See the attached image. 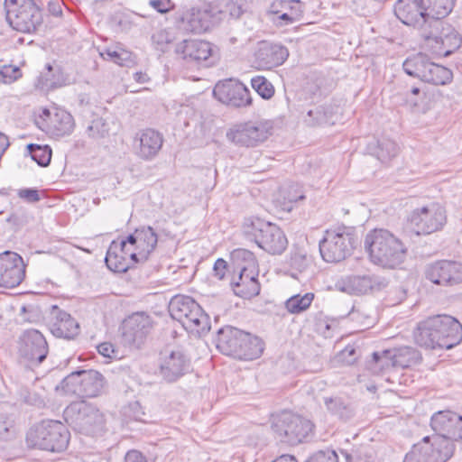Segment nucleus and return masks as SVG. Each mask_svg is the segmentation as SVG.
<instances>
[{
	"mask_svg": "<svg viewBox=\"0 0 462 462\" xmlns=\"http://www.w3.org/2000/svg\"><path fill=\"white\" fill-rule=\"evenodd\" d=\"M413 337L421 347L448 350L462 341V325L452 316L436 315L419 322Z\"/></svg>",
	"mask_w": 462,
	"mask_h": 462,
	"instance_id": "nucleus-1",
	"label": "nucleus"
},
{
	"mask_svg": "<svg viewBox=\"0 0 462 462\" xmlns=\"http://www.w3.org/2000/svg\"><path fill=\"white\" fill-rule=\"evenodd\" d=\"M365 248L374 264L386 269L401 265L408 252L402 239L386 228L370 230L365 238Z\"/></svg>",
	"mask_w": 462,
	"mask_h": 462,
	"instance_id": "nucleus-2",
	"label": "nucleus"
},
{
	"mask_svg": "<svg viewBox=\"0 0 462 462\" xmlns=\"http://www.w3.org/2000/svg\"><path fill=\"white\" fill-rule=\"evenodd\" d=\"M216 346L222 354L240 360L256 359L264 348L260 337L231 326L218 329Z\"/></svg>",
	"mask_w": 462,
	"mask_h": 462,
	"instance_id": "nucleus-3",
	"label": "nucleus"
},
{
	"mask_svg": "<svg viewBox=\"0 0 462 462\" xmlns=\"http://www.w3.org/2000/svg\"><path fill=\"white\" fill-rule=\"evenodd\" d=\"M242 233L247 240L254 242L270 254H282L288 245L285 234L277 225L259 217L245 218Z\"/></svg>",
	"mask_w": 462,
	"mask_h": 462,
	"instance_id": "nucleus-4",
	"label": "nucleus"
},
{
	"mask_svg": "<svg viewBox=\"0 0 462 462\" xmlns=\"http://www.w3.org/2000/svg\"><path fill=\"white\" fill-rule=\"evenodd\" d=\"M68 428L59 420H42L32 425L26 433L28 448L49 452L64 451L69 442Z\"/></svg>",
	"mask_w": 462,
	"mask_h": 462,
	"instance_id": "nucleus-5",
	"label": "nucleus"
},
{
	"mask_svg": "<svg viewBox=\"0 0 462 462\" xmlns=\"http://www.w3.org/2000/svg\"><path fill=\"white\" fill-rule=\"evenodd\" d=\"M357 244V236L351 227L328 229L319 241L320 255L328 263H339L352 254Z\"/></svg>",
	"mask_w": 462,
	"mask_h": 462,
	"instance_id": "nucleus-6",
	"label": "nucleus"
},
{
	"mask_svg": "<svg viewBox=\"0 0 462 462\" xmlns=\"http://www.w3.org/2000/svg\"><path fill=\"white\" fill-rule=\"evenodd\" d=\"M421 38L432 52L439 57H448L462 43L461 35L443 20H430L421 27Z\"/></svg>",
	"mask_w": 462,
	"mask_h": 462,
	"instance_id": "nucleus-7",
	"label": "nucleus"
},
{
	"mask_svg": "<svg viewBox=\"0 0 462 462\" xmlns=\"http://www.w3.org/2000/svg\"><path fill=\"white\" fill-rule=\"evenodd\" d=\"M6 21L15 31L32 33L43 22L42 10L35 0H5Z\"/></svg>",
	"mask_w": 462,
	"mask_h": 462,
	"instance_id": "nucleus-8",
	"label": "nucleus"
},
{
	"mask_svg": "<svg viewBox=\"0 0 462 462\" xmlns=\"http://www.w3.org/2000/svg\"><path fill=\"white\" fill-rule=\"evenodd\" d=\"M105 378L96 370H79L66 376L56 386L66 395H76L79 398H94L98 396L104 389Z\"/></svg>",
	"mask_w": 462,
	"mask_h": 462,
	"instance_id": "nucleus-9",
	"label": "nucleus"
},
{
	"mask_svg": "<svg viewBox=\"0 0 462 462\" xmlns=\"http://www.w3.org/2000/svg\"><path fill=\"white\" fill-rule=\"evenodd\" d=\"M313 428L310 420L289 411L274 416L272 420V429L280 440L293 446L304 441Z\"/></svg>",
	"mask_w": 462,
	"mask_h": 462,
	"instance_id": "nucleus-10",
	"label": "nucleus"
},
{
	"mask_svg": "<svg viewBox=\"0 0 462 462\" xmlns=\"http://www.w3.org/2000/svg\"><path fill=\"white\" fill-rule=\"evenodd\" d=\"M65 414L71 419L75 428L85 435L97 436L104 431V415L91 403L73 402L65 410Z\"/></svg>",
	"mask_w": 462,
	"mask_h": 462,
	"instance_id": "nucleus-11",
	"label": "nucleus"
},
{
	"mask_svg": "<svg viewBox=\"0 0 462 462\" xmlns=\"http://www.w3.org/2000/svg\"><path fill=\"white\" fill-rule=\"evenodd\" d=\"M452 455L453 448L447 440L427 436L421 442L413 445L403 462H446Z\"/></svg>",
	"mask_w": 462,
	"mask_h": 462,
	"instance_id": "nucleus-12",
	"label": "nucleus"
},
{
	"mask_svg": "<svg viewBox=\"0 0 462 462\" xmlns=\"http://www.w3.org/2000/svg\"><path fill=\"white\" fill-rule=\"evenodd\" d=\"M431 429L436 436L447 440L455 450L454 441L462 440V416L451 411L435 412L430 420Z\"/></svg>",
	"mask_w": 462,
	"mask_h": 462,
	"instance_id": "nucleus-13",
	"label": "nucleus"
},
{
	"mask_svg": "<svg viewBox=\"0 0 462 462\" xmlns=\"http://www.w3.org/2000/svg\"><path fill=\"white\" fill-rule=\"evenodd\" d=\"M417 235H429L439 231L446 223L444 209L436 204L415 209L410 217Z\"/></svg>",
	"mask_w": 462,
	"mask_h": 462,
	"instance_id": "nucleus-14",
	"label": "nucleus"
},
{
	"mask_svg": "<svg viewBox=\"0 0 462 462\" xmlns=\"http://www.w3.org/2000/svg\"><path fill=\"white\" fill-rule=\"evenodd\" d=\"M26 265L20 254L13 251L0 254V287L14 288L25 278Z\"/></svg>",
	"mask_w": 462,
	"mask_h": 462,
	"instance_id": "nucleus-15",
	"label": "nucleus"
},
{
	"mask_svg": "<svg viewBox=\"0 0 462 462\" xmlns=\"http://www.w3.org/2000/svg\"><path fill=\"white\" fill-rule=\"evenodd\" d=\"M152 328V318L144 312H135L124 320L123 340L129 346L139 348Z\"/></svg>",
	"mask_w": 462,
	"mask_h": 462,
	"instance_id": "nucleus-16",
	"label": "nucleus"
},
{
	"mask_svg": "<svg viewBox=\"0 0 462 462\" xmlns=\"http://www.w3.org/2000/svg\"><path fill=\"white\" fill-rule=\"evenodd\" d=\"M190 362L181 350H164L160 354V374L167 383H174L186 374Z\"/></svg>",
	"mask_w": 462,
	"mask_h": 462,
	"instance_id": "nucleus-17",
	"label": "nucleus"
},
{
	"mask_svg": "<svg viewBox=\"0 0 462 462\" xmlns=\"http://www.w3.org/2000/svg\"><path fill=\"white\" fill-rule=\"evenodd\" d=\"M48 344L43 335L36 329L23 332L19 342V355L32 365H40L48 355Z\"/></svg>",
	"mask_w": 462,
	"mask_h": 462,
	"instance_id": "nucleus-18",
	"label": "nucleus"
},
{
	"mask_svg": "<svg viewBox=\"0 0 462 462\" xmlns=\"http://www.w3.org/2000/svg\"><path fill=\"white\" fill-rule=\"evenodd\" d=\"M213 95L220 102L235 107L245 106L252 102L248 88L244 84L233 79L217 83L213 89Z\"/></svg>",
	"mask_w": 462,
	"mask_h": 462,
	"instance_id": "nucleus-19",
	"label": "nucleus"
},
{
	"mask_svg": "<svg viewBox=\"0 0 462 462\" xmlns=\"http://www.w3.org/2000/svg\"><path fill=\"white\" fill-rule=\"evenodd\" d=\"M426 278L439 285L453 286L462 282V263L441 260L427 266Z\"/></svg>",
	"mask_w": 462,
	"mask_h": 462,
	"instance_id": "nucleus-20",
	"label": "nucleus"
},
{
	"mask_svg": "<svg viewBox=\"0 0 462 462\" xmlns=\"http://www.w3.org/2000/svg\"><path fill=\"white\" fill-rule=\"evenodd\" d=\"M175 52L183 60L197 63L204 62L207 67L215 63L217 56L212 44L200 40H183L176 45Z\"/></svg>",
	"mask_w": 462,
	"mask_h": 462,
	"instance_id": "nucleus-21",
	"label": "nucleus"
},
{
	"mask_svg": "<svg viewBox=\"0 0 462 462\" xmlns=\"http://www.w3.org/2000/svg\"><path fill=\"white\" fill-rule=\"evenodd\" d=\"M213 15L207 9L192 7L178 14L175 24L178 30L184 32L202 33L212 25Z\"/></svg>",
	"mask_w": 462,
	"mask_h": 462,
	"instance_id": "nucleus-22",
	"label": "nucleus"
},
{
	"mask_svg": "<svg viewBox=\"0 0 462 462\" xmlns=\"http://www.w3.org/2000/svg\"><path fill=\"white\" fill-rule=\"evenodd\" d=\"M137 254L141 262H145L155 250L158 243V235L150 226H141L123 239Z\"/></svg>",
	"mask_w": 462,
	"mask_h": 462,
	"instance_id": "nucleus-23",
	"label": "nucleus"
},
{
	"mask_svg": "<svg viewBox=\"0 0 462 462\" xmlns=\"http://www.w3.org/2000/svg\"><path fill=\"white\" fill-rule=\"evenodd\" d=\"M130 261L141 263L137 254L123 239L112 241L105 257L106 266L115 273H125L130 268Z\"/></svg>",
	"mask_w": 462,
	"mask_h": 462,
	"instance_id": "nucleus-24",
	"label": "nucleus"
},
{
	"mask_svg": "<svg viewBox=\"0 0 462 462\" xmlns=\"http://www.w3.org/2000/svg\"><path fill=\"white\" fill-rule=\"evenodd\" d=\"M394 14L402 23L418 26L420 36L421 27L428 25L430 21L427 18L420 0H398L394 5Z\"/></svg>",
	"mask_w": 462,
	"mask_h": 462,
	"instance_id": "nucleus-25",
	"label": "nucleus"
},
{
	"mask_svg": "<svg viewBox=\"0 0 462 462\" xmlns=\"http://www.w3.org/2000/svg\"><path fill=\"white\" fill-rule=\"evenodd\" d=\"M226 137L236 144L250 147L266 140L268 132L263 126L249 122L230 129Z\"/></svg>",
	"mask_w": 462,
	"mask_h": 462,
	"instance_id": "nucleus-26",
	"label": "nucleus"
},
{
	"mask_svg": "<svg viewBox=\"0 0 462 462\" xmlns=\"http://www.w3.org/2000/svg\"><path fill=\"white\" fill-rule=\"evenodd\" d=\"M387 285L388 281L378 275H353L343 282L341 290L348 293L362 295L381 291Z\"/></svg>",
	"mask_w": 462,
	"mask_h": 462,
	"instance_id": "nucleus-27",
	"label": "nucleus"
},
{
	"mask_svg": "<svg viewBox=\"0 0 462 462\" xmlns=\"http://www.w3.org/2000/svg\"><path fill=\"white\" fill-rule=\"evenodd\" d=\"M237 274L233 276L231 286L236 295L250 299L259 294L261 286L258 282V268L236 270Z\"/></svg>",
	"mask_w": 462,
	"mask_h": 462,
	"instance_id": "nucleus-28",
	"label": "nucleus"
},
{
	"mask_svg": "<svg viewBox=\"0 0 462 462\" xmlns=\"http://www.w3.org/2000/svg\"><path fill=\"white\" fill-rule=\"evenodd\" d=\"M286 47L270 42H263L256 53L255 61L261 69H272L282 65L288 58Z\"/></svg>",
	"mask_w": 462,
	"mask_h": 462,
	"instance_id": "nucleus-29",
	"label": "nucleus"
},
{
	"mask_svg": "<svg viewBox=\"0 0 462 462\" xmlns=\"http://www.w3.org/2000/svg\"><path fill=\"white\" fill-rule=\"evenodd\" d=\"M269 13L277 15L280 25L291 24L302 17L303 4L300 0H274Z\"/></svg>",
	"mask_w": 462,
	"mask_h": 462,
	"instance_id": "nucleus-30",
	"label": "nucleus"
},
{
	"mask_svg": "<svg viewBox=\"0 0 462 462\" xmlns=\"http://www.w3.org/2000/svg\"><path fill=\"white\" fill-rule=\"evenodd\" d=\"M52 314L54 318L50 324V329L53 336L71 339L79 335V325L69 313L54 306Z\"/></svg>",
	"mask_w": 462,
	"mask_h": 462,
	"instance_id": "nucleus-31",
	"label": "nucleus"
},
{
	"mask_svg": "<svg viewBox=\"0 0 462 462\" xmlns=\"http://www.w3.org/2000/svg\"><path fill=\"white\" fill-rule=\"evenodd\" d=\"M137 141L136 154L143 160L150 161L162 149L163 137L159 132L147 128L138 134Z\"/></svg>",
	"mask_w": 462,
	"mask_h": 462,
	"instance_id": "nucleus-32",
	"label": "nucleus"
},
{
	"mask_svg": "<svg viewBox=\"0 0 462 462\" xmlns=\"http://www.w3.org/2000/svg\"><path fill=\"white\" fill-rule=\"evenodd\" d=\"M334 107L330 104L311 106L303 116L305 124L317 126L334 124Z\"/></svg>",
	"mask_w": 462,
	"mask_h": 462,
	"instance_id": "nucleus-33",
	"label": "nucleus"
},
{
	"mask_svg": "<svg viewBox=\"0 0 462 462\" xmlns=\"http://www.w3.org/2000/svg\"><path fill=\"white\" fill-rule=\"evenodd\" d=\"M73 116L65 110H57L48 122V130L56 136L70 134L74 129Z\"/></svg>",
	"mask_w": 462,
	"mask_h": 462,
	"instance_id": "nucleus-34",
	"label": "nucleus"
},
{
	"mask_svg": "<svg viewBox=\"0 0 462 462\" xmlns=\"http://www.w3.org/2000/svg\"><path fill=\"white\" fill-rule=\"evenodd\" d=\"M193 310L183 321L182 326L190 332L206 333L210 329L209 317L204 312L199 303L192 304Z\"/></svg>",
	"mask_w": 462,
	"mask_h": 462,
	"instance_id": "nucleus-35",
	"label": "nucleus"
},
{
	"mask_svg": "<svg viewBox=\"0 0 462 462\" xmlns=\"http://www.w3.org/2000/svg\"><path fill=\"white\" fill-rule=\"evenodd\" d=\"M429 20H442L454 7V0H420Z\"/></svg>",
	"mask_w": 462,
	"mask_h": 462,
	"instance_id": "nucleus-36",
	"label": "nucleus"
},
{
	"mask_svg": "<svg viewBox=\"0 0 462 462\" xmlns=\"http://www.w3.org/2000/svg\"><path fill=\"white\" fill-rule=\"evenodd\" d=\"M192 304H197V302L191 297L176 295L170 301V314L172 319L182 324L193 310Z\"/></svg>",
	"mask_w": 462,
	"mask_h": 462,
	"instance_id": "nucleus-37",
	"label": "nucleus"
},
{
	"mask_svg": "<svg viewBox=\"0 0 462 462\" xmlns=\"http://www.w3.org/2000/svg\"><path fill=\"white\" fill-rule=\"evenodd\" d=\"M430 63L431 61L429 57L420 52L407 58L402 64V68L405 73L409 76L419 78L420 80H423V75H426Z\"/></svg>",
	"mask_w": 462,
	"mask_h": 462,
	"instance_id": "nucleus-38",
	"label": "nucleus"
},
{
	"mask_svg": "<svg viewBox=\"0 0 462 462\" xmlns=\"http://www.w3.org/2000/svg\"><path fill=\"white\" fill-rule=\"evenodd\" d=\"M324 404L327 411L339 420H347L354 415V410L351 405L342 397L330 396L324 397Z\"/></svg>",
	"mask_w": 462,
	"mask_h": 462,
	"instance_id": "nucleus-39",
	"label": "nucleus"
},
{
	"mask_svg": "<svg viewBox=\"0 0 462 462\" xmlns=\"http://www.w3.org/2000/svg\"><path fill=\"white\" fill-rule=\"evenodd\" d=\"M393 367L407 368L417 365L421 360L418 350L411 346H402L393 350Z\"/></svg>",
	"mask_w": 462,
	"mask_h": 462,
	"instance_id": "nucleus-40",
	"label": "nucleus"
},
{
	"mask_svg": "<svg viewBox=\"0 0 462 462\" xmlns=\"http://www.w3.org/2000/svg\"><path fill=\"white\" fill-rule=\"evenodd\" d=\"M452 71L444 67L438 65L431 61L430 66L428 68L426 75H423L424 82L433 85H446L452 80Z\"/></svg>",
	"mask_w": 462,
	"mask_h": 462,
	"instance_id": "nucleus-41",
	"label": "nucleus"
},
{
	"mask_svg": "<svg viewBox=\"0 0 462 462\" xmlns=\"http://www.w3.org/2000/svg\"><path fill=\"white\" fill-rule=\"evenodd\" d=\"M391 366L393 367V354L390 349L374 352L372 359L367 362V368L374 374L381 373Z\"/></svg>",
	"mask_w": 462,
	"mask_h": 462,
	"instance_id": "nucleus-42",
	"label": "nucleus"
},
{
	"mask_svg": "<svg viewBox=\"0 0 462 462\" xmlns=\"http://www.w3.org/2000/svg\"><path fill=\"white\" fill-rule=\"evenodd\" d=\"M399 150L400 148L394 141L383 138L377 142L374 154L383 163H387L398 154Z\"/></svg>",
	"mask_w": 462,
	"mask_h": 462,
	"instance_id": "nucleus-43",
	"label": "nucleus"
},
{
	"mask_svg": "<svg viewBox=\"0 0 462 462\" xmlns=\"http://www.w3.org/2000/svg\"><path fill=\"white\" fill-rule=\"evenodd\" d=\"M314 297L315 295L312 292H307L304 295H293L285 301V308L291 314L302 313L310 307Z\"/></svg>",
	"mask_w": 462,
	"mask_h": 462,
	"instance_id": "nucleus-44",
	"label": "nucleus"
},
{
	"mask_svg": "<svg viewBox=\"0 0 462 462\" xmlns=\"http://www.w3.org/2000/svg\"><path fill=\"white\" fill-rule=\"evenodd\" d=\"M231 257L236 264V270H240V268H258L254 254L249 250L242 248L236 249L232 253Z\"/></svg>",
	"mask_w": 462,
	"mask_h": 462,
	"instance_id": "nucleus-45",
	"label": "nucleus"
},
{
	"mask_svg": "<svg viewBox=\"0 0 462 462\" xmlns=\"http://www.w3.org/2000/svg\"><path fill=\"white\" fill-rule=\"evenodd\" d=\"M27 151L38 165L46 167L50 164L51 159V149L50 146L30 143L27 145Z\"/></svg>",
	"mask_w": 462,
	"mask_h": 462,
	"instance_id": "nucleus-46",
	"label": "nucleus"
},
{
	"mask_svg": "<svg viewBox=\"0 0 462 462\" xmlns=\"http://www.w3.org/2000/svg\"><path fill=\"white\" fill-rule=\"evenodd\" d=\"M252 88L264 99L274 95V88L264 77L256 76L251 79Z\"/></svg>",
	"mask_w": 462,
	"mask_h": 462,
	"instance_id": "nucleus-47",
	"label": "nucleus"
},
{
	"mask_svg": "<svg viewBox=\"0 0 462 462\" xmlns=\"http://www.w3.org/2000/svg\"><path fill=\"white\" fill-rule=\"evenodd\" d=\"M316 330L324 337H332L334 331L338 328V320L335 318L325 317L317 320Z\"/></svg>",
	"mask_w": 462,
	"mask_h": 462,
	"instance_id": "nucleus-48",
	"label": "nucleus"
},
{
	"mask_svg": "<svg viewBox=\"0 0 462 462\" xmlns=\"http://www.w3.org/2000/svg\"><path fill=\"white\" fill-rule=\"evenodd\" d=\"M101 56L105 60H111L120 66H124L130 60L131 53L125 50L117 51L106 49L105 51L101 52Z\"/></svg>",
	"mask_w": 462,
	"mask_h": 462,
	"instance_id": "nucleus-49",
	"label": "nucleus"
},
{
	"mask_svg": "<svg viewBox=\"0 0 462 462\" xmlns=\"http://www.w3.org/2000/svg\"><path fill=\"white\" fill-rule=\"evenodd\" d=\"M346 462H374L371 450L367 447H360L352 450V453H344Z\"/></svg>",
	"mask_w": 462,
	"mask_h": 462,
	"instance_id": "nucleus-50",
	"label": "nucleus"
},
{
	"mask_svg": "<svg viewBox=\"0 0 462 462\" xmlns=\"http://www.w3.org/2000/svg\"><path fill=\"white\" fill-rule=\"evenodd\" d=\"M310 264V260L306 254L300 251L291 253L290 257V266L299 272H303Z\"/></svg>",
	"mask_w": 462,
	"mask_h": 462,
	"instance_id": "nucleus-51",
	"label": "nucleus"
},
{
	"mask_svg": "<svg viewBox=\"0 0 462 462\" xmlns=\"http://www.w3.org/2000/svg\"><path fill=\"white\" fill-rule=\"evenodd\" d=\"M305 462H338L337 454L332 449L319 450Z\"/></svg>",
	"mask_w": 462,
	"mask_h": 462,
	"instance_id": "nucleus-52",
	"label": "nucleus"
},
{
	"mask_svg": "<svg viewBox=\"0 0 462 462\" xmlns=\"http://www.w3.org/2000/svg\"><path fill=\"white\" fill-rule=\"evenodd\" d=\"M107 131L106 124L101 118L93 120L87 129L88 135L92 138L103 137Z\"/></svg>",
	"mask_w": 462,
	"mask_h": 462,
	"instance_id": "nucleus-53",
	"label": "nucleus"
},
{
	"mask_svg": "<svg viewBox=\"0 0 462 462\" xmlns=\"http://www.w3.org/2000/svg\"><path fill=\"white\" fill-rule=\"evenodd\" d=\"M125 414L134 420L145 421V412L143 411V409L139 402H130L126 409Z\"/></svg>",
	"mask_w": 462,
	"mask_h": 462,
	"instance_id": "nucleus-54",
	"label": "nucleus"
},
{
	"mask_svg": "<svg viewBox=\"0 0 462 462\" xmlns=\"http://www.w3.org/2000/svg\"><path fill=\"white\" fill-rule=\"evenodd\" d=\"M20 69L17 67L4 66L0 69V80L4 83H11L18 79Z\"/></svg>",
	"mask_w": 462,
	"mask_h": 462,
	"instance_id": "nucleus-55",
	"label": "nucleus"
},
{
	"mask_svg": "<svg viewBox=\"0 0 462 462\" xmlns=\"http://www.w3.org/2000/svg\"><path fill=\"white\" fill-rule=\"evenodd\" d=\"M18 197L28 203H35L41 199L39 190L32 188L20 189Z\"/></svg>",
	"mask_w": 462,
	"mask_h": 462,
	"instance_id": "nucleus-56",
	"label": "nucleus"
},
{
	"mask_svg": "<svg viewBox=\"0 0 462 462\" xmlns=\"http://www.w3.org/2000/svg\"><path fill=\"white\" fill-rule=\"evenodd\" d=\"M348 315L353 321L360 324L361 329L369 328L372 323L371 318L368 315L361 314L358 310L353 309Z\"/></svg>",
	"mask_w": 462,
	"mask_h": 462,
	"instance_id": "nucleus-57",
	"label": "nucleus"
},
{
	"mask_svg": "<svg viewBox=\"0 0 462 462\" xmlns=\"http://www.w3.org/2000/svg\"><path fill=\"white\" fill-rule=\"evenodd\" d=\"M150 5L160 14H166L174 7L171 0H150Z\"/></svg>",
	"mask_w": 462,
	"mask_h": 462,
	"instance_id": "nucleus-58",
	"label": "nucleus"
},
{
	"mask_svg": "<svg viewBox=\"0 0 462 462\" xmlns=\"http://www.w3.org/2000/svg\"><path fill=\"white\" fill-rule=\"evenodd\" d=\"M6 223L10 226L11 230L16 231L24 225L25 220L22 215L14 212L6 218Z\"/></svg>",
	"mask_w": 462,
	"mask_h": 462,
	"instance_id": "nucleus-59",
	"label": "nucleus"
},
{
	"mask_svg": "<svg viewBox=\"0 0 462 462\" xmlns=\"http://www.w3.org/2000/svg\"><path fill=\"white\" fill-rule=\"evenodd\" d=\"M226 267H227L226 262L222 258H218L214 263V267H213L214 275L216 277H217V279H219V280L224 279V277L226 275Z\"/></svg>",
	"mask_w": 462,
	"mask_h": 462,
	"instance_id": "nucleus-60",
	"label": "nucleus"
},
{
	"mask_svg": "<svg viewBox=\"0 0 462 462\" xmlns=\"http://www.w3.org/2000/svg\"><path fill=\"white\" fill-rule=\"evenodd\" d=\"M125 462H147V458L142 452L132 449L125 454Z\"/></svg>",
	"mask_w": 462,
	"mask_h": 462,
	"instance_id": "nucleus-61",
	"label": "nucleus"
},
{
	"mask_svg": "<svg viewBox=\"0 0 462 462\" xmlns=\"http://www.w3.org/2000/svg\"><path fill=\"white\" fill-rule=\"evenodd\" d=\"M285 199H287L289 202H298L300 200L305 199V196L300 191V188L299 186H293L291 188V190H289Z\"/></svg>",
	"mask_w": 462,
	"mask_h": 462,
	"instance_id": "nucleus-62",
	"label": "nucleus"
},
{
	"mask_svg": "<svg viewBox=\"0 0 462 462\" xmlns=\"http://www.w3.org/2000/svg\"><path fill=\"white\" fill-rule=\"evenodd\" d=\"M11 428V422L7 421L4 416H0V439H9Z\"/></svg>",
	"mask_w": 462,
	"mask_h": 462,
	"instance_id": "nucleus-63",
	"label": "nucleus"
},
{
	"mask_svg": "<svg viewBox=\"0 0 462 462\" xmlns=\"http://www.w3.org/2000/svg\"><path fill=\"white\" fill-rule=\"evenodd\" d=\"M48 11L54 16H59L62 14L61 1L60 0H50L48 2Z\"/></svg>",
	"mask_w": 462,
	"mask_h": 462,
	"instance_id": "nucleus-64",
	"label": "nucleus"
}]
</instances>
